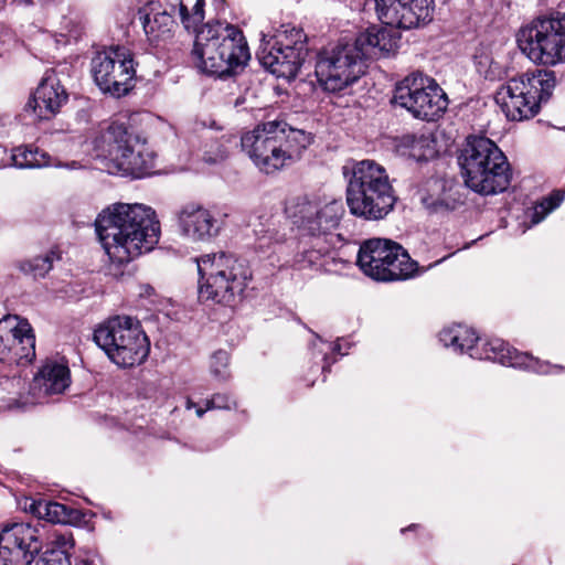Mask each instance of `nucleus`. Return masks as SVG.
Masks as SVG:
<instances>
[{"label":"nucleus","mask_w":565,"mask_h":565,"mask_svg":"<svg viewBox=\"0 0 565 565\" xmlns=\"http://www.w3.org/2000/svg\"><path fill=\"white\" fill-rule=\"evenodd\" d=\"M316 245L312 248H303L295 257V265L298 269H320L323 266V258L326 257L329 247L326 245V239H316Z\"/></svg>","instance_id":"nucleus-30"},{"label":"nucleus","mask_w":565,"mask_h":565,"mask_svg":"<svg viewBox=\"0 0 565 565\" xmlns=\"http://www.w3.org/2000/svg\"><path fill=\"white\" fill-rule=\"evenodd\" d=\"M169 9L178 11L185 30L195 32L192 50L193 63L207 75L224 77L243 68L249 57V49L243 32L225 22L204 20V0H167Z\"/></svg>","instance_id":"nucleus-1"},{"label":"nucleus","mask_w":565,"mask_h":565,"mask_svg":"<svg viewBox=\"0 0 565 565\" xmlns=\"http://www.w3.org/2000/svg\"><path fill=\"white\" fill-rule=\"evenodd\" d=\"M555 83L552 71L526 72L501 85L494 99L509 120H526L533 118L541 104L550 99Z\"/></svg>","instance_id":"nucleus-7"},{"label":"nucleus","mask_w":565,"mask_h":565,"mask_svg":"<svg viewBox=\"0 0 565 565\" xmlns=\"http://www.w3.org/2000/svg\"><path fill=\"white\" fill-rule=\"evenodd\" d=\"M398 150L416 161L429 160L437 154L435 141L430 136L406 135L401 139Z\"/></svg>","instance_id":"nucleus-27"},{"label":"nucleus","mask_w":565,"mask_h":565,"mask_svg":"<svg viewBox=\"0 0 565 565\" xmlns=\"http://www.w3.org/2000/svg\"><path fill=\"white\" fill-rule=\"evenodd\" d=\"M393 103L415 118L433 121L446 111L448 97L434 78L412 73L396 85Z\"/></svg>","instance_id":"nucleus-14"},{"label":"nucleus","mask_w":565,"mask_h":565,"mask_svg":"<svg viewBox=\"0 0 565 565\" xmlns=\"http://www.w3.org/2000/svg\"><path fill=\"white\" fill-rule=\"evenodd\" d=\"M200 275L199 296L202 300L233 307L244 297L253 279L245 259L224 252L205 254L196 259Z\"/></svg>","instance_id":"nucleus-4"},{"label":"nucleus","mask_w":565,"mask_h":565,"mask_svg":"<svg viewBox=\"0 0 565 565\" xmlns=\"http://www.w3.org/2000/svg\"><path fill=\"white\" fill-rule=\"evenodd\" d=\"M422 203L429 210H433V211H438L440 207L444 206V203L443 201L438 200V199H434L431 196H428V195H423L422 196Z\"/></svg>","instance_id":"nucleus-39"},{"label":"nucleus","mask_w":565,"mask_h":565,"mask_svg":"<svg viewBox=\"0 0 565 565\" xmlns=\"http://www.w3.org/2000/svg\"><path fill=\"white\" fill-rule=\"evenodd\" d=\"M95 231L109 260L128 264L154 248L160 238L156 212L140 203H114L95 220Z\"/></svg>","instance_id":"nucleus-2"},{"label":"nucleus","mask_w":565,"mask_h":565,"mask_svg":"<svg viewBox=\"0 0 565 565\" xmlns=\"http://www.w3.org/2000/svg\"><path fill=\"white\" fill-rule=\"evenodd\" d=\"M310 143V134L278 119L258 124L241 138L243 151L265 173L297 162Z\"/></svg>","instance_id":"nucleus-3"},{"label":"nucleus","mask_w":565,"mask_h":565,"mask_svg":"<svg viewBox=\"0 0 565 565\" xmlns=\"http://www.w3.org/2000/svg\"><path fill=\"white\" fill-rule=\"evenodd\" d=\"M56 258L53 252L47 253L43 256H36L32 259L23 262L21 264V270L25 274H30L33 277H44L53 266V262Z\"/></svg>","instance_id":"nucleus-32"},{"label":"nucleus","mask_w":565,"mask_h":565,"mask_svg":"<svg viewBox=\"0 0 565 565\" xmlns=\"http://www.w3.org/2000/svg\"><path fill=\"white\" fill-rule=\"evenodd\" d=\"M230 355L225 350L214 352L210 361V371L214 379L218 381H226L230 379L231 373L228 370Z\"/></svg>","instance_id":"nucleus-34"},{"label":"nucleus","mask_w":565,"mask_h":565,"mask_svg":"<svg viewBox=\"0 0 565 565\" xmlns=\"http://www.w3.org/2000/svg\"><path fill=\"white\" fill-rule=\"evenodd\" d=\"M328 349L332 350L333 352H339L340 353L341 345L339 343H337V344H328Z\"/></svg>","instance_id":"nucleus-41"},{"label":"nucleus","mask_w":565,"mask_h":565,"mask_svg":"<svg viewBox=\"0 0 565 565\" xmlns=\"http://www.w3.org/2000/svg\"><path fill=\"white\" fill-rule=\"evenodd\" d=\"M439 341L452 352L467 353L471 358V353L476 351L480 339L473 329L463 324H454L441 330Z\"/></svg>","instance_id":"nucleus-26"},{"label":"nucleus","mask_w":565,"mask_h":565,"mask_svg":"<svg viewBox=\"0 0 565 565\" xmlns=\"http://www.w3.org/2000/svg\"><path fill=\"white\" fill-rule=\"evenodd\" d=\"M379 20L388 26L413 29L433 20L434 0H374Z\"/></svg>","instance_id":"nucleus-20"},{"label":"nucleus","mask_w":565,"mask_h":565,"mask_svg":"<svg viewBox=\"0 0 565 565\" xmlns=\"http://www.w3.org/2000/svg\"><path fill=\"white\" fill-rule=\"evenodd\" d=\"M313 348L315 349H318L319 353L322 355V360L324 361V364L322 365V371L326 372L329 367H330V363L328 362V354L327 352L320 348V347H324L326 343L324 341L319 337V335H316V341L313 342Z\"/></svg>","instance_id":"nucleus-38"},{"label":"nucleus","mask_w":565,"mask_h":565,"mask_svg":"<svg viewBox=\"0 0 565 565\" xmlns=\"http://www.w3.org/2000/svg\"><path fill=\"white\" fill-rule=\"evenodd\" d=\"M354 43L359 46L367 44L373 49H379L380 52L390 53L395 50L397 39L386 29L370 28Z\"/></svg>","instance_id":"nucleus-29"},{"label":"nucleus","mask_w":565,"mask_h":565,"mask_svg":"<svg viewBox=\"0 0 565 565\" xmlns=\"http://www.w3.org/2000/svg\"><path fill=\"white\" fill-rule=\"evenodd\" d=\"M54 544L60 552H53L50 557H42L35 565H72L68 551L74 547V539L71 533H56Z\"/></svg>","instance_id":"nucleus-31"},{"label":"nucleus","mask_w":565,"mask_h":565,"mask_svg":"<svg viewBox=\"0 0 565 565\" xmlns=\"http://www.w3.org/2000/svg\"><path fill=\"white\" fill-rule=\"evenodd\" d=\"M364 53L356 43H339L317 54L315 74L328 92H340L364 74Z\"/></svg>","instance_id":"nucleus-13"},{"label":"nucleus","mask_w":565,"mask_h":565,"mask_svg":"<svg viewBox=\"0 0 565 565\" xmlns=\"http://www.w3.org/2000/svg\"><path fill=\"white\" fill-rule=\"evenodd\" d=\"M396 196L384 167L373 160L355 162L347 186L351 214L370 221L384 218L394 207Z\"/></svg>","instance_id":"nucleus-5"},{"label":"nucleus","mask_w":565,"mask_h":565,"mask_svg":"<svg viewBox=\"0 0 565 565\" xmlns=\"http://www.w3.org/2000/svg\"><path fill=\"white\" fill-rule=\"evenodd\" d=\"M471 358L491 360L505 366L531 370L542 374L550 372L547 363L541 362L529 353L519 352L501 339H491L481 344L478 342L476 351L471 353Z\"/></svg>","instance_id":"nucleus-21"},{"label":"nucleus","mask_w":565,"mask_h":565,"mask_svg":"<svg viewBox=\"0 0 565 565\" xmlns=\"http://www.w3.org/2000/svg\"><path fill=\"white\" fill-rule=\"evenodd\" d=\"M94 340L120 367L141 364L150 351V342L139 321L128 316L106 320L95 330Z\"/></svg>","instance_id":"nucleus-9"},{"label":"nucleus","mask_w":565,"mask_h":565,"mask_svg":"<svg viewBox=\"0 0 565 565\" xmlns=\"http://www.w3.org/2000/svg\"><path fill=\"white\" fill-rule=\"evenodd\" d=\"M207 411V408H202V407H196L195 412H196V415L198 417H202L203 414Z\"/></svg>","instance_id":"nucleus-42"},{"label":"nucleus","mask_w":565,"mask_h":565,"mask_svg":"<svg viewBox=\"0 0 565 565\" xmlns=\"http://www.w3.org/2000/svg\"><path fill=\"white\" fill-rule=\"evenodd\" d=\"M192 407H195V404L191 399H188L186 401V408L191 409Z\"/></svg>","instance_id":"nucleus-43"},{"label":"nucleus","mask_w":565,"mask_h":565,"mask_svg":"<svg viewBox=\"0 0 565 565\" xmlns=\"http://www.w3.org/2000/svg\"><path fill=\"white\" fill-rule=\"evenodd\" d=\"M58 33L63 38L72 36L76 39L79 35L78 24L74 19L64 17Z\"/></svg>","instance_id":"nucleus-37"},{"label":"nucleus","mask_w":565,"mask_h":565,"mask_svg":"<svg viewBox=\"0 0 565 565\" xmlns=\"http://www.w3.org/2000/svg\"><path fill=\"white\" fill-rule=\"evenodd\" d=\"M12 164L20 169H41L46 167L78 169L81 164L77 161L62 163L52 158L47 152L29 146H20L13 149L11 154Z\"/></svg>","instance_id":"nucleus-25"},{"label":"nucleus","mask_w":565,"mask_h":565,"mask_svg":"<svg viewBox=\"0 0 565 565\" xmlns=\"http://www.w3.org/2000/svg\"><path fill=\"white\" fill-rule=\"evenodd\" d=\"M68 95L61 84L57 75L46 72L39 84L32 98L25 106V111L39 120H47L54 117L67 102Z\"/></svg>","instance_id":"nucleus-22"},{"label":"nucleus","mask_w":565,"mask_h":565,"mask_svg":"<svg viewBox=\"0 0 565 565\" xmlns=\"http://www.w3.org/2000/svg\"><path fill=\"white\" fill-rule=\"evenodd\" d=\"M232 139L223 136L220 140H213L205 145L203 159L207 163H217L225 160L230 152Z\"/></svg>","instance_id":"nucleus-33"},{"label":"nucleus","mask_w":565,"mask_h":565,"mask_svg":"<svg viewBox=\"0 0 565 565\" xmlns=\"http://www.w3.org/2000/svg\"><path fill=\"white\" fill-rule=\"evenodd\" d=\"M42 547L36 526L29 523L6 525L0 532V565H31Z\"/></svg>","instance_id":"nucleus-17"},{"label":"nucleus","mask_w":565,"mask_h":565,"mask_svg":"<svg viewBox=\"0 0 565 565\" xmlns=\"http://www.w3.org/2000/svg\"><path fill=\"white\" fill-rule=\"evenodd\" d=\"M465 183L472 191L491 195L510 184L511 171L507 157L489 138L470 136L459 157Z\"/></svg>","instance_id":"nucleus-6"},{"label":"nucleus","mask_w":565,"mask_h":565,"mask_svg":"<svg viewBox=\"0 0 565 565\" xmlns=\"http://www.w3.org/2000/svg\"><path fill=\"white\" fill-rule=\"evenodd\" d=\"M35 358V337L31 324L18 316L0 320V362L28 364Z\"/></svg>","instance_id":"nucleus-19"},{"label":"nucleus","mask_w":565,"mask_h":565,"mask_svg":"<svg viewBox=\"0 0 565 565\" xmlns=\"http://www.w3.org/2000/svg\"><path fill=\"white\" fill-rule=\"evenodd\" d=\"M175 223L181 237L191 243H211L221 233L224 221L212 207L196 202L183 204L175 213Z\"/></svg>","instance_id":"nucleus-18"},{"label":"nucleus","mask_w":565,"mask_h":565,"mask_svg":"<svg viewBox=\"0 0 565 565\" xmlns=\"http://www.w3.org/2000/svg\"><path fill=\"white\" fill-rule=\"evenodd\" d=\"M308 54L305 34L295 26H284L276 35L263 34L257 57L277 77L295 78Z\"/></svg>","instance_id":"nucleus-12"},{"label":"nucleus","mask_w":565,"mask_h":565,"mask_svg":"<svg viewBox=\"0 0 565 565\" xmlns=\"http://www.w3.org/2000/svg\"><path fill=\"white\" fill-rule=\"evenodd\" d=\"M235 405V402L226 394H215L209 401H206V408L217 409H231Z\"/></svg>","instance_id":"nucleus-36"},{"label":"nucleus","mask_w":565,"mask_h":565,"mask_svg":"<svg viewBox=\"0 0 565 565\" xmlns=\"http://www.w3.org/2000/svg\"><path fill=\"white\" fill-rule=\"evenodd\" d=\"M71 383L70 369L65 363L46 361L31 384L32 404L42 403L49 395L63 393Z\"/></svg>","instance_id":"nucleus-23"},{"label":"nucleus","mask_w":565,"mask_h":565,"mask_svg":"<svg viewBox=\"0 0 565 565\" xmlns=\"http://www.w3.org/2000/svg\"><path fill=\"white\" fill-rule=\"evenodd\" d=\"M139 19L141 21L145 34L152 45H160L172 38L175 26L174 13L171 10L148 13L146 9L139 10Z\"/></svg>","instance_id":"nucleus-24"},{"label":"nucleus","mask_w":565,"mask_h":565,"mask_svg":"<svg viewBox=\"0 0 565 565\" xmlns=\"http://www.w3.org/2000/svg\"><path fill=\"white\" fill-rule=\"evenodd\" d=\"M30 511L39 519L46 520L52 523L70 522V510L66 505L53 501H33Z\"/></svg>","instance_id":"nucleus-28"},{"label":"nucleus","mask_w":565,"mask_h":565,"mask_svg":"<svg viewBox=\"0 0 565 565\" xmlns=\"http://www.w3.org/2000/svg\"><path fill=\"white\" fill-rule=\"evenodd\" d=\"M90 72L98 88L113 97L125 96L134 87V58L125 47L116 46L97 52L92 58Z\"/></svg>","instance_id":"nucleus-15"},{"label":"nucleus","mask_w":565,"mask_h":565,"mask_svg":"<svg viewBox=\"0 0 565 565\" xmlns=\"http://www.w3.org/2000/svg\"><path fill=\"white\" fill-rule=\"evenodd\" d=\"M516 41L521 52L537 65L565 63V12L534 18L519 30Z\"/></svg>","instance_id":"nucleus-10"},{"label":"nucleus","mask_w":565,"mask_h":565,"mask_svg":"<svg viewBox=\"0 0 565 565\" xmlns=\"http://www.w3.org/2000/svg\"><path fill=\"white\" fill-rule=\"evenodd\" d=\"M286 212L302 236L324 239L331 231L338 227L344 214V207L338 200L321 205L308 198H298L287 206Z\"/></svg>","instance_id":"nucleus-16"},{"label":"nucleus","mask_w":565,"mask_h":565,"mask_svg":"<svg viewBox=\"0 0 565 565\" xmlns=\"http://www.w3.org/2000/svg\"><path fill=\"white\" fill-rule=\"evenodd\" d=\"M97 156L108 159L117 171L142 178L151 173L153 153L139 136L128 131L124 124L113 122L94 141Z\"/></svg>","instance_id":"nucleus-8"},{"label":"nucleus","mask_w":565,"mask_h":565,"mask_svg":"<svg viewBox=\"0 0 565 565\" xmlns=\"http://www.w3.org/2000/svg\"><path fill=\"white\" fill-rule=\"evenodd\" d=\"M15 4L18 6H23V7H28V6H35V4H39L41 3L43 0H12Z\"/></svg>","instance_id":"nucleus-40"},{"label":"nucleus","mask_w":565,"mask_h":565,"mask_svg":"<svg viewBox=\"0 0 565 565\" xmlns=\"http://www.w3.org/2000/svg\"><path fill=\"white\" fill-rule=\"evenodd\" d=\"M82 565H96L94 561H90V559H84L82 562Z\"/></svg>","instance_id":"nucleus-44"},{"label":"nucleus","mask_w":565,"mask_h":565,"mask_svg":"<svg viewBox=\"0 0 565 565\" xmlns=\"http://www.w3.org/2000/svg\"><path fill=\"white\" fill-rule=\"evenodd\" d=\"M563 201L561 193H554L545 198L533 210L531 223L537 224L545 218V216L555 210Z\"/></svg>","instance_id":"nucleus-35"},{"label":"nucleus","mask_w":565,"mask_h":565,"mask_svg":"<svg viewBox=\"0 0 565 565\" xmlns=\"http://www.w3.org/2000/svg\"><path fill=\"white\" fill-rule=\"evenodd\" d=\"M356 263L364 275L376 281L407 280L423 271L402 245L386 238L365 241Z\"/></svg>","instance_id":"nucleus-11"}]
</instances>
